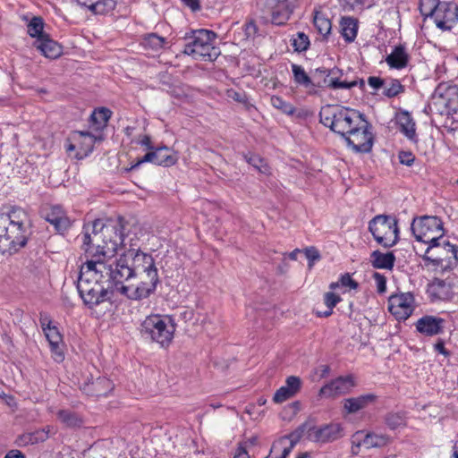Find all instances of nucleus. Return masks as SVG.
Segmentation results:
<instances>
[{"instance_id": "nucleus-64", "label": "nucleus", "mask_w": 458, "mask_h": 458, "mask_svg": "<svg viewBox=\"0 0 458 458\" xmlns=\"http://www.w3.org/2000/svg\"><path fill=\"white\" fill-rule=\"evenodd\" d=\"M192 11H197L200 8L199 0H182Z\"/></svg>"}, {"instance_id": "nucleus-20", "label": "nucleus", "mask_w": 458, "mask_h": 458, "mask_svg": "<svg viewBox=\"0 0 458 458\" xmlns=\"http://www.w3.org/2000/svg\"><path fill=\"white\" fill-rule=\"evenodd\" d=\"M376 401L377 395L374 394L350 397L343 401V409L346 414H353L373 404Z\"/></svg>"}, {"instance_id": "nucleus-56", "label": "nucleus", "mask_w": 458, "mask_h": 458, "mask_svg": "<svg viewBox=\"0 0 458 458\" xmlns=\"http://www.w3.org/2000/svg\"><path fill=\"white\" fill-rule=\"evenodd\" d=\"M399 159L401 164L410 166L413 164L415 157L412 153L403 151L399 154Z\"/></svg>"}, {"instance_id": "nucleus-14", "label": "nucleus", "mask_w": 458, "mask_h": 458, "mask_svg": "<svg viewBox=\"0 0 458 458\" xmlns=\"http://www.w3.org/2000/svg\"><path fill=\"white\" fill-rule=\"evenodd\" d=\"M429 17L441 30H450L458 21V7L452 2H442Z\"/></svg>"}, {"instance_id": "nucleus-18", "label": "nucleus", "mask_w": 458, "mask_h": 458, "mask_svg": "<svg viewBox=\"0 0 458 458\" xmlns=\"http://www.w3.org/2000/svg\"><path fill=\"white\" fill-rule=\"evenodd\" d=\"M445 320L439 317L426 315L415 324L416 330L425 336H434L444 332Z\"/></svg>"}, {"instance_id": "nucleus-57", "label": "nucleus", "mask_w": 458, "mask_h": 458, "mask_svg": "<svg viewBox=\"0 0 458 458\" xmlns=\"http://www.w3.org/2000/svg\"><path fill=\"white\" fill-rule=\"evenodd\" d=\"M244 32L248 38H254L256 36L258 33V27L254 21H250L245 24Z\"/></svg>"}, {"instance_id": "nucleus-46", "label": "nucleus", "mask_w": 458, "mask_h": 458, "mask_svg": "<svg viewBox=\"0 0 458 458\" xmlns=\"http://www.w3.org/2000/svg\"><path fill=\"white\" fill-rule=\"evenodd\" d=\"M271 105L275 108L282 111L284 114H293V113L295 111V108L292 104L284 101L282 98L277 97V96H273L271 98Z\"/></svg>"}, {"instance_id": "nucleus-37", "label": "nucleus", "mask_w": 458, "mask_h": 458, "mask_svg": "<svg viewBox=\"0 0 458 458\" xmlns=\"http://www.w3.org/2000/svg\"><path fill=\"white\" fill-rule=\"evenodd\" d=\"M244 158L248 164L257 169L259 173L264 174H270V167L267 162L259 156L255 154H246L244 155Z\"/></svg>"}, {"instance_id": "nucleus-15", "label": "nucleus", "mask_w": 458, "mask_h": 458, "mask_svg": "<svg viewBox=\"0 0 458 458\" xmlns=\"http://www.w3.org/2000/svg\"><path fill=\"white\" fill-rule=\"evenodd\" d=\"M81 389L90 396H106L114 388V384L106 377H93L87 376L82 382H79Z\"/></svg>"}, {"instance_id": "nucleus-42", "label": "nucleus", "mask_w": 458, "mask_h": 458, "mask_svg": "<svg viewBox=\"0 0 458 458\" xmlns=\"http://www.w3.org/2000/svg\"><path fill=\"white\" fill-rule=\"evenodd\" d=\"M44 22L40 17H33L28 24V33L32 38H39L47 35L43 32Z\"/></svg>"}, {"instance_id": "nucleus-26", "label": "nucleus", "mask_w": 458, "mask_h": 458, "mask_svg": "<svg viewBox=\"0 0 458 458\" xmlns=\"http://www.w3.org/2000/svg\"><path fill=\"white\" fill-rule=\"evenodd\" d=\"M71 140L78 144L77 157L80 158L91 153L96 142V137L85 131H74Z\"/></svg>"}, {"instance_id": "nucleus-43", "label": "nucleus", "mask_w": 458, "mask_h": 458, "mask_svg": "<svg viewBox=\"0 0 458 458\" xmlns=\"http://www.w3.org/2000/svg\"><path fill=\"white\" fill-rule=\"evenodd\" d=\"M447 104H446V113H444V115H453L458 112V91L455 88L449 89V93L446 95Z\"/></svg>"}, {"instance_id": "nucleus-41", "label": "nucleus", "mask_w": 458, "mask_h": 458, "mask_svg": "<svg viewBox=\"0 0 458 458\" xmlns=\"http://www.w3.org/2000/svg\"><path fill=\"white\" fill-rule=\"evenodd\" d=\"M111 116V112L107 108H101L95 110L91 114V122L96 124L97 129L106 126L107 121Z\"/></svg>"}, {"instance_id": "nucleus-9", "label": "nucleus", "mask_w": 458, "mask_h": 458, "mask_svg": "<svg viewBox=\"0 0 458 458\" xmlns=\"http://www.w3.org/2000/svg\"><path fill=\"white\" fill-rule=\"evenodd\" d=\"M411 229L418 242L433 245L442 238L443 223L437 216H423L412 220Z\"/></svg>"}, {"instance_id": "nucleus-51", "label": "nucleus", "mask_w": 458, "mask_h": 458, "mask_svg": "<svg viewBox=\"0 0 458 458\" xmlns=\"http://www.w3.org/2000/svg\"><path fill=\"white\" fill-rule=\"evenodd\" d=\"M149 162L158 165V148L155 150H151L139 159L134 165H132L130 170L138 167L140 164Z\"/></svg>"}, {"instance_id": "nucleus-12", "label": "nucleus", "mask_w": 458, "mask_h": 458, "mask_svg": "<svg viewBox=\"0 0 458 458\" xmlns=\"http://www.w3.org/2000/svg\"><path fill=\"white\" fill-rule=\"evenodd\" d=\"M300 430L302 432L307 430V438L318 444H326L328 442L335 441L343 435V428L341 424L335 422L312 427H308L307 424H303L300 428Z\"/></svg>"}, {"instance_id": "nucleus-40", "label": "nucleus", "mask_w": 458, "mask_h": 458, "mask_svg": "<svg viewBox=\"0 0 458 458\" xmlns=\"http://www.w3.org/2000/svg\"><path fill=\"white\" fill-rule=\"evenodd\" d=\"M385 422L390 429H395L405 426L406 418L403 412H389L385 418Z\"/></svg>"}, {"instance_id": "nucleus-19", "label": "nucleus", "mask_w": 458, "mask_h": 458, "mask_svg": "<svg viewBox=\"0 0 458 458\" xmlns=\"http://www.w3.org/2000/svg\"><path fill=\"white\" fill-rule=\"evenodd\" d=\"M353 437L358 439L357 447L360 445L365 446L367 449L380 448L387 445L390 443V437L386 434H378L376 432L357 431Z\"/></svg>"}, {"instance_id": "nucleus-52", "label": "nucleus", "mask_w": 458, "mask_h": 458, "mask_svg": "<svg viewBox=\"0 0 458 458\" xmlns=\"http://www.w3.org/2000/svg\"><path fill=\"white\" fill-rule=\"evenodd\" d=\"M340 284L351 289H356L358 287V284L351 277L349 274L343 275L339 282L331 283L330 289L335 290Z\"/></svg>"}, {"instance_id": "nucleus-45", "label": "nucleus", "mask_w": 458, "mask_h": 458, "mask_svg": "<svg viewBox=\"0 0 458 458\" xmlns=\"http://www.w3.org/2000/svg\"><path fill=\"white\" fill-rule=\"evenodd\" d=\"M165 43V38L157 34H149L144 38V46L156 51L164 48Z\"/></svg>"}, {"instance_id": "nucleus-2", "label": "nucleus", "mask_w": 458, "mask_h": 458, "mask_svg": "<svg viewBox=\"0 0 458 458\" xmlns=\"http://www.w3.org/2000/svg\"><path fill=\"white\" fill-rule=\"evenodd\" d=\"M320 123L342 136L355 152L368 153L373 146L371 125L360 112L327 105L319 112Z\"/></svg>"}, {"instance_id": "nucleus-55", "label": "nucleus", "mask_w": 458, "mask_h": 458, "mask_svg": "<svg viewBox=\"0 0 458 458\" xmlns=\"http://www.w3.org/2000/svg\"><path fill=\"white\" fill-rule=\"evenodd\" d=\"M305 256H306L307 259L309 260L310 267H311L313 266V263L315 261L320 259V254H319L318 250L314 247L307 248L305 250Z\"/></svg>"}, {"instance_id": "nucleus-49", "label": "nucleus", "mask_w": 458, "mask_h": 458, "mask_svg": "<svg viewBox=\"0 0 458 458\" xmlns=\"http://www.w3.org/2000/svg\"><path fill=\"white\" fill-rule=\"evenodd\" d=\"M57 418L62 423L68 427L77 426L80 422L73 412L66 410H60L57 413Z\"/></svg>"}, {"instance_id": "nucleus-34", "label": "nucleus", "mask_w": 458, "mask_h": 458, "mask_svg": "<svg viewBox=\"0 0 458 458\" xmlns=\"http://www.w3.org/2000/svg\"><path fill=\"white\" fill-rule=\"evenodd\" d=\"M292 72L295 83L304 86L305 88L317 86L318 80L311 79L301 65L293 64Z\"/></svg>"}, {"instance_id": "nucleus-21", "label": "nucleus", "mask_w": 458, "mask_h": 458, "mask_svg": "<svg viewBox=\"0 0 458 458\" xmlns=\"http://www.w3.org/2000/svg\"><path fill=\"white\" fill-rule=\"evenodd\" d=\"M395 122L399 131L411 142L418 141L416 123L411 114L407 111H400L395 115Z\"/></svg>"}, {"instance_id": "nucleus-36", "label": "nucleus", "mask_w": 458, "mask_h": 458, "mask_svg": "<svg viewBox=\"0 0 458 458\" xmlns=\"http://www.w3.org/2000/svg\"><path fill=\"white\" fill-rule=\"evenodd\" d=\"M383 94L387 98H394L403 92L404 87L396 79H386L384 83Z\"/></svg>"}, {"instance_id": "nucleus-3", "label": "nucleus", "mask_w": 458, "mask_h": 458, "mask_svg": "<svg viewBox=\"0 0 458 458\" xmlns=\"http://www.w3.org/2000/svg\"><path fill=\"white\" fill-rule=\"evenodd\" d=\"M105 227H115L123 233L124 243L118 247V250H124V257H127L131 270L137 282V287H123V291L129 295L131 300H140L147 298L153 293L159 282L157 269L151 255L136 250L133 247L136 243L129 234H124V226L119 223L116 225H105Z\"/></svg>"}, {"instance_id": "nucleus-28", "label": "nucleus", "mask_w": 458, "mask_h": 458, "mask_svg": "<svg viewBox=\"0 0 458 458\" xmlns=\"http://www.w3.org/2000/svg\"><path fill=\"white\" fill-rule=\"evenodd\" d=\"M395 256L393 252L383 253L374 250L370 255V262L373 267L391 270L394 267Z\"/></svg>"}, {"instance_id": "nucleus-1", "label": "nucleus", "mask_w": 458, "mask_h": 458, "mask_svg": "<svg viewBox=\"0 0 458 458\" xmlns=\"http://www.w3.org/2000/svg\"><path fill=\"white\" fill-rule=\"evenodd\" d=\"M81 239L87 259L81 267L79 278L90 274L89 288L106 286V268L101 260L117 254L118 247L124 243L123 233L115 227H105L103 221L97 219L83 226Z\"/></svg>"}, {"instance_id": "nucleus-4", "label": "nucleus", "mask_w": 458, "mask_h": 458, "mask_svg": "<svg viewBox=\"0 0 458 458\" xmlns=\"http://www.w3.org/2000/svg\"><path fill=\"white\" fill-rule=\"evenodd\" d=\"M30 221L28 213L20 207L0 211V252L13 253L27 244Z\"/></svg>"}, {"instance_id": "nucleus-7", "label": "nucleus", "mask_w": 458, "mask_h": 458, "mask_svg": "<svg viewBox=\"0 0 458 458\" xmlns=\"http://www.w3.org/2000/svg\"><path fill=\"white\" fill-rule=\"evenodd\" d=\"M139 330L144 340L167 347L174 338L175 326L169 316L151 314L141 321Z\"/></svg>"}, {"instance_id": "nucleus-27", "label": "nucleus", "mask_w": 458, "mask_h": 458, "mask_svg": "<svg viewBox=\"0 0 458 458\" xmlns=\"http://www.w3.org/2000/svg\"><path fill=\"white\" fill-rule=\"evenodd\" d=\"M45 335L49 342V345L51 347V351L55 355V360L56 361H61L64 359V355L61 350L62 344V335L59 333L56 327L47 324V328H45Z\"/></svg>"}, {"instance_id": "nucleus-29", "label": "nucleus", "mask_w": 458, "mask_h": 458, "mask_svg": "<svg viewBox=\"0 0 458 458\" xmlns=\"http://www.w3.org/2000/svg\"><path fill=\"white\" fill-rule=\"evenodd\" d=\"M81 5L88 7L95 13L104 14L115 8L114 0H76Z\"/></svg>"}, {"instance_id": "nucleus-59", "label": "nucleus", "mask_w": 458, "mask_h": 458, "mask_svg": "<svg viewBox=\"0 0 458 458\" xmlns=\"http://www.w3.org/2000/svg\"><path fill=\"white\" fill-rule=\"evenodd\" d=\"M137 142H138V144H140L143 147H146L147 149H149V150L154 149V147L151 143V139L148 135L140 136Z\"/></svg>"}, {"instance_id": "nucleus-63", "label": "nucleus", "mask_w": 458, "mask_h": 458, "mask_svg": "<svg viewBox=\"0 0 458 458\" xmlns=\"http://www.w3.org/2000/svg\"><path fill=\"white\" fill-rule=\"evenodd\" d=\"M288 20V15L284 14L281 18L278 13H276L275 12L272 13V22L274 24H284Z\"/></svg>"}, {"instance_id": "nucleus-30", "label": "nucleus", "mask_w": 458, "mask_h": 458, "mask_svg": "<svg viewBox=\"0 0 458 458\" xmlns=\"http://www.w3.org/2000/svg\"><path fill=\"white\" fill-rule=\"evenodd\" d=\"M409 56L404 47L397 46L386 58V62L391 68L403 69L408 64Z\"/></svg>"}, {"instance_id": "nucleus-25", "label": "nucleus", "mask_w": 458, "mask_h": 458, "mask_svg": "<svg viewBox=\"0 0 458 458\" xmlns=\"http://www.w3.org/2000/svg\"><path fill=\"white\" fill-rule=\"evenodd\" d=\"M33 45L47 58L55 59L62 54V47L47 34L37 38Z\"/></svg>"}, {"instance_id": "nucleus-17", "label": "nucleus", "mask_w": 458, "mask_h": 458, "mask_svg": "<svg viewBox=\"0 0 458 458\" xmlns=\"http://www.w3.org/2000/svg\"><path fill=\"white\" fill-rule=\"evenodd\" d=\"M43 216L60 233H64L72 225L71 219L60 206H51L46 208Z\"/></svg>"}, {"instance_id": "nucleus-24", "label": "nucleus", "mask_w": 458, "mask_h": 458, "mask_svg": "<svg viewBox=\"0 0 458 458\" xmlns=\"http://www.w3.org/2000/svg\"><path fill=\"white\" fill-rule=\"evenodd\" d=\"M452 87L446 84H439L432 94L428 106L431 111H434L441 115L446 113L447 98L446 95L449 93V89Z\"/></svg>"}, {"instance_id": "nucleus-11", "label": "nucleus", "mask_w": 458, "mask_h": 458, "mask_svg": "<svg viewBox=\"0 0 458 458\" xmlns=\"http://www.w3.org/2000/svg\"><path fill=\"white\" fill-rule=\"evenodd\" d=\"M92 276L90 274L85 275L82 278H78L77 289L80 296L84 303L89 307L97 306L111 298L114 293L111 290L110 284L106 286H96V288H89V279Z\"/></svg>"}, {"instance_id": "nucleus-35", "label": "nucleus", "mask_w": 458, "mask_h": 458, "mask_svg": "<svg viewBox=\"0 0 458 458\" xmlns=\"http://www.w3.org/2000/svg\"><path fill=\"white\" fill-rule=\"evenodd\" d=\"M313 22L319 34L327 36L330 33L332 29L331 21L322 13H315Z\"/></svg>"}, {"instance_id": "nucleus-31", "label": "nucleus", "mask_w": 458, "mask_h": 458, "mask_svg": "<svg viewBox=\"0 0 458 458\" xmlns=\"http://www.w3.org/2000/svg\"><path fill=\"white\" fill-rule=\"evenodd\" d=\"M428 293L435 299L445 300L450 295V285L445 280L435 278L428 284Z\"/></svg>"}, {"instance_id": "nucleus-58", "label": "nucleus", "mask_w": 458, "mask_h": 458, "mask_svg": "<svg viewBox=\"0 0 458 458\" xmlns=\"http://www.w3.org/2000/svg\"><path fill=\"white\" fill-rule=\"evenodd\" d=\"M385 81L379 77L370 76L368 79V83L372 89L377 90L381 88L384 89Z\"/></svg>"}, {"instance_id": "nucleus-8", "label": "nucleus", "mask_w": 458, "mask_h": 458, "mask_svg": "<svg viewBox=\"0 0 458 458\" xmlns=\"http://www.w3.org/2000/svg\"><path fill=\"white\" fill-rule=\"evenodd\" d=\"M369 231L374 240L385 248L395 245L399 240V229L395 217L377 215L369 222Z\"/></svg>"}, {"instance_id": "nucleus-54", "label": "nucleus", "mask_w": 458, "mask_h": 458, "mask_svg": "<svg viewBox=\"0 0 458 458\" xmlns=\"http://www.w3.org/2000/svg\"><path fill=\"white\" fill-rule=\"evenodd\" d=\"M373 278L375 280L377 292L379 293H384L386 291V276L376 272L373 274Z\"/></svg>"}, {"instance_id": "nucleus-47", "label": "nucleus", "mask_w": 458, "mask_h": 458, "mask_svg": "<svg viewBox=\"0 0 458 458\" xmlns=\"http://www.w3.org/2000/svg\"><path fill=\"white\" fill-rule=\"evenodd\" d=\"M292 46L298 52L307 50L310 46L309 37L304 32H298L292 39Z\"/></svg>"}, {"instance_id": "nucleus-48", "label": "nucleus", "mask_w": 458, "mask_h": 458, "mask_svg": "<svg viewBox=\"0 0 458 458\" xmlns=\"http://www.w3.org/2000/svg\"><path fill=\"white\" fill-rule=\"evenodd\" d=\"M439 0H420V12L421 15L429 17L441 4Z\"/></svg>"}, {"instance_id": "nucleus-39", "label": "nucleus", "mask_w": 458, "mask_h": 458, "mask_svg": "<svg viewBox=\"0 0 458 458\" xmlns=\"http://www.w3.org/2000/svg\"><path fill=\"white\" fill-rule=\"evenodd\" d=\"M357 85L356 81H341V78H337L336 80H327V81H317V87L323 88V87H328L332 89H351Z\"/></svg>"}, {"instance_id": "nucleus-33", "label": "nucleus", "mask_w": 458, "mask_h": 458, "mask_svg": "<svg viewBox=\"0 0 458 458\" xmlns=\"http://www.w3.org/2000/svg\"><path fill=\"white\" fill-rule=\"evenodd\" d=\"M341 34L347 42H352L358 32L357 21L352 17H344L340 21Z\"/></svg>"}, {"instance_id": "nucleus-6", "label": "nucleus", "mask_w": 458, "mask_h": 458, "mask_svg": "<svg viewBox=\"0 0 458 458\" xmlns=\"http://www.w3.org/2000/svg\"><path fill=\"white\" fill-rule=\"evenodd\" d=\"M216 38V34L212 30H191L183 37V53L197 60L214 61L220 55L219 49L214 46Z\"/></svg>"}, {"instance_id": "nucleus-10", "label": "nucleus", "mask_w": 458, "mask_h": 458, "mask_svg": "<svg viewBox=\"0 0 458 458\" xmlns=\"http://www.w3.org/2000/svg\"><path fill=\"white\" fill-rule=\"evenodd\" d=\"M458 247L445 240L440 238L436 244L429 245L423 256L425 261H428L435 266H440L445 260L448 265H457L458 263Z\"/></svg>"}, {"instance_id": "nucleus-32", "label": "nucleus", "mask_w": 458, "mask_h": 458, "mask_svg": "<svg viewBox=\"0 0 458 458\" xmlns=\"http://www.w3.org/2000/svg\"><path fill=\"white\" fill-rule=\"evenodd\" d=\"M294 441L289 437H284L276 441L271 448V454L276 458H286L294 446Z\"/></svg>"}, {"instance_id": "nucleus-44", "label": "nucleus", "mask_w": 458, "mask_h": 458, "mask_svg": "<svg viewBox=\"0 0 458 458\" xmlns=\"http://www.w3.org/2000/svg\"><path fill=\"white\" fill-rule=\"evenodd\" d=\"M343 75V72L338 68H333L331 70L327 69H316L314 73V80H319L323 77V81L327 80H336L337 78H341Z\"/></svg>"}, {"instance_id": "nucleus-61", "label": "nucleus", "mask_w": 458, "mask_h": 458, "mask_svg": "<svg viewBox=\"0 0 458 458\" xmlns=\"http://www.w3.org/2000/svg\"><path fill=\"white\" fill-rule=\"evenodd\" d=\"M233 458H250L245 445H239Z\"/></svg>"}, {"instance_id": "nucleus-60", "label": "nucleus", "mask_w": 458, "mask_h": 458, "mask_svg": "<svg viewBox=\"0 0 458 458\" xmlns=\"http://www.w3.org/2000/svg\"><path fill=\"white\" fill-rule=\"evenodd\" d=\"M434 349L436 352L443 354L445 357L450 356V352L445 349L444 341L439 339L435 344Z\"/></svg>"}, {"instance_id": "nucleus-53", "label": "nucleus", "mask_w": 458, "mask_h": 458, "mask_svg": "<svg viewBox=\"0 0 458 458\" xmlns=\"http://www.w3.org/2000/svg\"><path fill=\"white\" fill-rule=\"evenodd\" d=\"M340 301H341L340 296L332 292H327L324 295V302H325L327 308L334 309V307H335L336 304Z\"/></svg>"}, {"instance_id": "nucleus-16", "label": "nucleus", "mask_w": 458, "mask_h": 458, "mask_svg": "<svg viewBox=\"0 0 458 458\" xmlns=\"http://www.w3.org/2000/svg\"><path fill=\"white\" fill-rule=\"evenodd\" d=\"M354 386L355 382L352 376L339 377L325 385L320 389L319 395L330 398L350 393Z\"/></svg>"}, {"instance_id": "nucleus-22", "label": "nucleus", "mask_w": 458, "mask_h": 458, "mask_svg": "<svg viewBox=\"0 0 458 458\" xmlns=\"http://www.w3.org/2000/svg\"><path fill=\"white\" fill-rule=\"evenodd\" d=\"M52 430L53 428L47 426L32 432H25L16 438L15 443L20 447L43 443L49 438Z\"/></svg>"}, {"instance_id": "nucleus-23", "label": "nucleus", "mask_w": 458, "mask_h": 458, "mask_svg": "<svg viewBox=\"0 0 458 458\" xmlns=\"http://www.w3.org/2000/svg\"><path fill=\"white\" fill-rule=\"evenodd\" d=\"M301 379L295 376H290L285 380V385L282 386L274 394L273 401L281 403L293 397L301 388Z\"/></svg>"}, {"instance_id": "nucleus-38", "label": "nucleus", "mask_w": 458, "mask_h": 458, "mask_svg": "<svg viewBox=\"0 0 458 458\" xmlns=\"http://www.w3.org/2000/svg\"><path fill=\"white\" fill-rule=\"evenodd\" d=\"M178 161V156L166 147L158 148V165L171 166Z\"/></svg>"}, {"instance_id": "nucleus-50", "label": "nucleus", "mask_w": 458, "mask_h": 458, "mask_svg": "<svg viewBox=\"0 0 458 458\" xmlns=\"http://www.w3.org/2000/svg\"><path fill=\"white\" fill-rule=\"evenodd\" d=\"M339 5L345 12L362 10L367 0H337Z\"/></svg>"}, {"instance_id": "nucleus-13", "label": "nucleus", "mask_w": 458, "mask_h": 458, "mask_svg": "<svg viewBox=\"0 0 458 458\" xmlns=\"http://www.w3.org/2000/svg\"><path fill=\"white\" fill-rule=\"evenodd\" d=\"M415 307L414 295L409 292L392 294L388 299V310L397 320H406Z\"/></svg>"}, {"instance_id": "nucleus-5", "label": "nucleus", "mask_w": 458, "mask_h": 458, "mask_svg": "<svg viewBox=\"0 0 458 458\" xmlns=\"http://www.w3.org/2000/svg\"><path fill=\"white\" fill-rule=\"evenodd\" d=\"M115 255L106 257L101 261L105 266L104 276L110 284L113 293L121 294L129 299V295L123 291V287H137L136 278L130 266L127 257H124V251L118 259L113 260Z\"/></svg>"}, {"instance_id": "nucleus-62", "label": "nucleus", "mask_w": 458, "mask_h": 458, "mask_svg": "<svg viewBox=\"0 0 458 458\" xmlns=\"http://www.w3.org/2000/svg\"><path fill=\"white\" fill-rule=\"evenodd\" d=\"M228 97L230 98H233V100L237 102H244L245 101V95L242 92H236L234 90H229L227 93Z\"/></svg>"}]
</instances>
